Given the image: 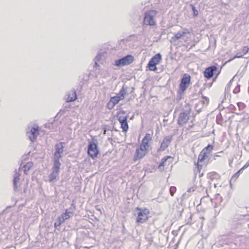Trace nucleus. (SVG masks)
<instances>
[{"label":"nucleus","mask_w":249,"mask_h":249,"mask_svg":"<svg viewBox=\"0 0 249 249\" xmlns=\"http://www.w3.org/2000/svg\"><path fill=\"white\" fill-rule=\"evenodd\" d=\"M125 94V89L124 88V86H123L122 87V89L120 90L119 94L117 95L119 96L121 98V99L123 100L124 98Z\"/></svg>","instance_id":"nucleus-32"},{"label":"nucleus","mask_w":249,"mask_h":249,"mask_svg":"<svg viewBox=\"0 0 249 249\" xmlns=\"http://www.w3.org/2000/svg\"><path fill=\"white\" fill-rule=\"evenodd\" d=\"M158 11L154 10H147L144 12L143 24L147 26H153L156 25V17Z\"/></svg>","instance_id":"nucleus-1"},{"label":"nucleus","mask_w":249,"mask_h":249,"mask_svg":"<svg viewBox=\"0 0 249 249\" xmlns=\"http://www.w3.org/2000/svg\"><path fill=\"white\" fill-rule=\"evenodd\" d=\"M64 142H60L55 145V152L53 157L62 158V153L64 151Z\"/></svg>","instance_id":"nucleus-16"},{"label":"nucleus","mask_w":249,"mask_h":249,"mask_svg":"<svg viewBox=\"0 0 249 249\" xmlns=\"http://www.w3.org/2000/svg\"><path fill=\"white\" fill-rule=\"evenodd\" d=\"M75 209V205L72 203L71 206L69 209L65 210V212L62 213L59 217L61 219V222H65L66 220L69 219L72 217L73 214L74 210Z\"/></svg>","instance_id":"nucleus-13"},{"label":"nucleus","mask_w":249,"mask_h":249,"mask_svg":"<svg viewBox=\"0 0 249 249\" xmlns=\"http://www.w3.org/2000/svg\"><path fill=\"white\" fill-rule=\"evenodd\" d=\"M121 98L119 96L116 95L113 97H111L110 100L115 105L118 104L120 100H121Z\"/></svg>","instance_id":"nucleus-25"},{"label":"nucleus","mask_w":249,"mask_h":249,"mask_svg":"<svg viewBox=\"0 0 249 249\" xmlns=\"http://www.w3.org/2000/svg\"><path fill=\"white\" fill-rule=\"evenodd\" d=\"M183 211V208L181 205L177 206L176 212L177 213V216L178 218L181 216L182 213Z\"/></svg>","instance_id":"nucleus-24"},{"label":"nucleus","mask_w":249,"mask_h":249,"mask_svg":"<svg viewBox=\"0 0 249 249\" xmlns=\"http://www.w3.org/2000/svg\"><path fill=\"white\" fill-rule=\"evenodd\" d=\"M173 137L171 135H169L165 137L160 144V148L158 149V151L161 152L164 151L170 145L172 141Z\"/></svg>","instance_id":"nucleus-14"},{"label":"nucleus","mask_w":249,"mask_h":249,"mask_svg":"<svg viewBox=\"0 0 249 249\" xmlns=\"http://www.w3.org/2000/svg\"><path fill=\"white\" fill-rule=\"evenodd\" d=\"M152 140V135L149 133H146L142 140V143L140 146L143 148H147L149 146V142Z\"/></svg>","instance_id":"nucleus-17"},{"label":"nucleus","mask_w":249,"mask_h":249,"mask_svg":"<svg viewBox=\"0 0 249 249\" xmlns=\"http://www.w3.org/2000/svg\"><path fill=\"white\" fill-rule=\"evenodd\" d=\"M26 192V189H24V192Z\"/></svg>","instance_id":"nucleus-53"},{"label":"nucleus","mask_w":249,"mask_h":249,"mask_svg":"<svg viewBox=\"0 0 249 249\" xmlns=\"http://www.w3.org/2000/svg\"><path fill=\"white\" fill-rule=\"evenodd\" d=\"M161 61V55L158 53L155 54L150 60L147 65L149 70L154 71L157 70L156 65L159 64Z\"/></svg>","instance_id":"nucleus-6"},{"label":"nucleus","mask_w":249,"mask_h":249,"mask_svg":"<svg viewBox=\"0 0 249 249\" xmlns=\"http://www.w3.org/2000/svg\"><path fill=\"white\" fill-rule=\"evenodd\" d=\"M190 35V32L188 29L182 28L175 34L174 36L171 38V41L176 42L180 39H182L186 41V39L189 38Z\"/></svg>","instance_id":"nucleus-4"},{"label":"nucleus","mask_w":249,"mask_h":249,"mask_svg":"<svg viewBox=\"0 0 249 249\" xmlns=\"http://www.w3.org/2000/svg\"><path fill=\"white\" fill-rule=\"evenodd\" d=\"M134 61V57L132 55L126 56L115 60L114 65L117 67H122L129 65Z\"/></svg>","instance_id":"nucleus-5"},{"label":"nucleus","mask_w":249,"mask_h":249,"mask_svg":"<svg viewBox=\"0 0 249 249\" xmlns=\"http://www.w3.org/2000/svg\"><path fill=\"white\" fill-rule=\"evenodd\" d=\"M233 85L234 86H235V87L233 90V92L234 94H237L240 91V85L238 83L234 82Z\"/></svg>","instance_id":"nucleus-31"},{"label":"nucleus","mask_w":249,"mask_h":249,"mask_svg":"<svg viewBox=\"0 0 249 249\" xmlns=\"http://www.w3.org/2000/svg\"><path fill=\"white\" fill-rule=\"evenodd\" d=\"M29 129L30 130L27 131V135L31 141L34 142L36 140L37 135L39 133V127L34 124L31 128L29 126Z\"/></svg>","instance_id":"nucleus-10"},{"label":"nucleus","mask_w":249,"mask_h":249,"mask_svg":"<svg viewBox=\"0 0 249 249\" xmlns=\"http://www.w3.org/2000/svg\"><path fill=\"white\" fill-rule=\"evenodd\" d=\"M206 157V152H204V153L202 152V151L201 152L199 155L198 156L197 163H199V162L202 161L205 159Z\"/></svg>","instance_id":"nucleus-29"},{"label":"nucleus","mask_w":249,"mask_h":249,"mask_svg":"<svg viewBox=\"0 0 249 249\" xmlns=\"http://www.w3.org/2000/svg\"><path fill=\"white\" fill-rule=\"evenodd\" d=\"M102 57L101 53H98L97 55L94 58V67H98L99 66L98 62H100Z\"/></svg>","instance_id":"nucleus-26"},{"label":"nucleus","mask_w":249,"mask_h":249,"mask_svg":"<svg viewBox=\"0 0 249 249\" xmlns=\"http://www.w3.org/2000/svg\"><path fill=\"white\" fill-rule=\"evenodd\" d=\"M177 190L176 187L175 186H171L170 188V193L171 196H173Z\"/></svg>","instance_id":"nucleus-39"},{"label":"nucleus","mask_w":249,"mask_h":249,"mask_svg":"<svg viewBox=\"0 0 249 249\" xmlns=\"http://www.w3.org/2000/svg\"><path fill=\"white\" fill-rule=\"evenodd\" d=\"M190 111L191 109L190 108L180 113L178 119V124L179 125L183 126L187 123L189 119Z\"/></svg>","instance_id":"nucleus-8"},{"label":"nucleus","mask_w":249,"mask_h":249,"mask_svg":"<svg viewBox=\"0 0 249 249\" xmlns=\"http://www.w3.org/2000/svg\"><path fill=\"white\" fill-rule=\"evenodd\" d=\"M243 56V54H239V53H237L234 58H241Z\"/></svg>","instance_id":"nucleus-45"},{"label":"nucleus","mask_w":249,"mask_h":249,"mask_svg":"<svg viewBox=\"0 0 249 249\" xmlns=\"http://www.w3.org/2000/svg\"><path fill=\"white\" fill-rule=\"evenodd\" d=\"M234 84V79H231L229 82L227 84L225 89V93H229L230 92L231 87Z\"/></svg>","instance_id":"nucleus-21"},{"label":"nucleus","mask_w":249,"mask_h":249,"mask_svg":"<svg viewBox=\"0 0 249 249\" xmlns=\"http://www.w3.org/2000/svg\"><path fill=\"white\" fill-rule=\"evenodd\" d=\"M213 149V146L212 145H208L207 147H205L203 150L202 152H206V154L210 152Z\"/></svg>","instance_id":"nucleus-33"},{"label":"nucleus","mask_w":249,"mask_h":249,"mask_svg":"<svg viewBox=\"0 0 249 249\" xmlns=\"http://www.w3.org/2000/svg\"><path fill=\"white\" fill-rule=\"evenodd\" d=\"M209 178L211 180L217 179L219 178V175L216 172H212L208 174V175Z\"/></svg>","instance_id":"nucleus-28"},{"label":"nucleus","mask_w":249,"mask_h":249,"mask_svg":"<svg viewBox=\"0 0 249 249\" xmlns=\"http://www.w3.org/2000/svg\"><path fill=\"white\" fill-rule=\"evenodd\" d=\"M211 79H205V83H204V85L206 86V87L210 88L213 82L215 81L216 79H213V80L210 82H208L209 80H211Z\"/></svg>","instance_id":"nucleus-27"},{"label":"nucleus","mask_w":249,"mask_h":249,"mask_svg":"<svg viewBox=\"0 0 249 249\" xmlns=\"http://www.w3.org/2000/svg\"><path fill=\"white\" fill-rule=\"evenodd\" d=\"M235 75H234L232 78H235Z\"/></svg>","instance_id":"nucleus-54"},{"label":"nucleus","mask_w":249,"mask_h":249,"mask_svg":"<svg viewBox=\"0 0 249 249\" xmlns=\"http://www.w3.org/2000/svg\"><path fill=\"white\" fill-rule=\"evenodd\" d=\"M97 140L92 138L89 142L88 147V154L93 159L97 157L99 151Z\"/></svg>","instance_id":"nucleus-2"},{"label":"nucleus","mask_w":249,"mask_h":249,"mask_svg":"<svg viewBox=\"0 0 249 249\" xmlns=\"http://www.w3.org/2000/svg\"><path fill=\"white\" fill-rule=\"evenodd\" d=\"M114 106L115 105L110 100H109L107 104V107L108 109H111L114 107Z\"/></svg>","instance_id":"nucleus-38"},{"label":"nucleus","mask_w":249,"mask_h":249,"mask_svg":"<svg viewBox=\"0 0 249 249\" xmlns=\"http://www.w3.org/2000/svg\"><path fill=\"white\" fill-rule=\"evenodd\" d=\"M182 78H191L190 76L188 74H184Z\"/></svg>","instance_id":"nucleus-46"},{"label":"nucleus","mask_w":249,"mask_h":249,"mask_svg":"<svg viewBox=\"0 0 249 249\" xmlns=\"http://www.w3.org/2000/svg\"><path fill=\"white\" fill-rule=\"evenodd\" d=\"M130 38H132V37L135 38V37H136V36L135 35H131L130 36Z\"/></svg>","instance_id":"nucleus-52"},{"label":"nucleus","mask_w":249,"mask_h":249,"mask_svg":"<svg viewBox=\"0 0 249 249\" xmlns=\"http://www.w3.org/2000/svg\"><path fill=\"white\" fill-rule=\"evenodd\" d=\"M147 153L148 149L147 148H143V147L140 146V147L136 150L135 154L134 156V160L137 161L143 158Z\"/></svg>","instance_id":"nucleus-12"},{"label":"nucleus","mask_w":249,"mask_h":249,"mask_svg":"<svg viewBox=\"0 0 249 249\" xmlns=\"http://www.w3.org/2000/svg\"><path fill=\"white\" fill-rule=\"evenodd\" d=\"M239 176V175L238 174H237V172L236 173H235L231 177V182L232 181H235L236 180V179L238 178Z\"/></svg>","instance_id":"nucleus-40"},{"label":"nucleus","mask_w":249,"mask_h":249,"mask_svg":"<svg viewBox=\"0 0 249 249\" xmlns=\"http://www.w3.org/2000/svg\"><path fill=\"white\" fill-rule=\"evenodd\" d=\"M172 233L174 235H176L177 234V231H172Z\"/></svg>","instance_id":"nucleus-50"},{"label":"nucleus","mask_w":249,"mask_h":249,"mask_svg":"<svg viewBox=\"0 0 249 249\" xmlns=\"http://www.w3.org/2000/svg\"><path fill=\"white\" fill-rule=\"evenodd\" d=\"M192 10L193 11V15L194 16H196L198 15V11L196 10V8L192 5H191Z\"/></svg>","instance_id":"nucleus-42"},{"label":"nucleus","mask_w":249,"mask_h":249,"mask_svg":"<svg viewBox=\"0 0 249 249\" xmlns=\"http://www.w3.org/2000/svg\"><path fill=\"white\" fill-rule=\"evenodd\" d=\"M59 172V171L53 169V172L49 177V180L50 182H53L56 180V178L58 175Z\"/></svg>","instance_id":"nucleus-20"},{"label":"nucleus","mask_w":249,"mask_h":249,"mask_svg":"<svg viewBox=\"0 0 249 249\" xmlns=\"http://www.w3.org/2000/svg\"><path fill=\"white\" fill-rule=\"evenodd\" d=\"M196 166V167L195 169H194V174L195 176L197 175V174H199V177H201L203 174H200V170L201 169V165H199L198 163H197Z\"/></svg>","instance_id":"nucleus-23"},{"label":"nucleus","mask_w":249,"mask_h":249,"mask_svg":"<svg viewBox=\"0 0 249 249\" xmlns=\"http://www.w3.org/2000/svg\"><path fill=\"white\" fill-rule=\"evenodd\" d=\"M191 84V79H181L178 91V96H182L184 91Z\"/></svg>","instance_id":"nucleus-11"},{"label":"nucleus","mask_w":249,"mask_h":249,"mask_svg":"<svg viewBox=\"0 0 249 249\" xmlns=\"http://www.w3.org/2000/svg\"><path fill=\"white\" fill-rule=\"evenodd\" d=\"M61 219L59 217L57 218L56 222L54 223V227L55 228H57V226H60L64 222H61Z\"/></svg>","instance_id":"nucleus-36"},{"label":"nucleus","mask_w":249,"mask_h":249,"mask_svg":"<svg viewBox=\"0 0 249 249\" xmlns=\"http://www.w3.org/2000/svg\"><path fill=\"white\" fill-rule=\"evenodd\" d=\"M137 214L138 215L136 219V222L139 223H143L148 220V215L149 213V211L146 208L142 209L139 207L136 208Z\"/></svg>","instance_id":"nucleus-3"},{"label":"nucleus","mask_w":249,"mask_h":249,"mask_svg":"<svg viewBox=\"0 0 249 249\" xmlns=\"http://www.w3.org/2000/svg\"><path fill=\"white\" fill-rule=\"evenodd\" d=\"M244 169L242 168L241 169H240L238 172H237V173L239 175H240L242 172V171Z\"/></svg>","instance_id":"nucleus-48"},{"label":"nucleus","mask_w":249,"mask_h":249,"mask_svg":"<svg viewBox=\"0 0 249 249\" xmlns=\"http://www.w3.org/2000/svg\"><path fill=\"white\" fill-rule=\"evenodd\" d=\"M237 105L241 110L243 109L245 106V104L242 102H239L237 103Z\"/></svg>","instance_id":"nucleus-43"},{"label":"nucleus","mask_w":249,"mask_h":249,"mask_svg":"<svg viewBox=\"0 0 249 249\" xmlns=\"http://www.w3.org/2000/svg\"><path fill=\"white\" fill-rule=\"evenodd\" d=\"M61 158H62L53 157V169L59 171L60 167L61 165V163L60 162V160Z\"/></svg>","instance_id":"nucleus-19"},{"label":"nucleus","mask_w":249,"mask_h":249,"mask_svg":"<svg viewBox=\"0 0 249 249\" xmlns=\"http://www.w3.org/2000/svg\"><path fill=\"white\" fill-rule=\"evenodd\" d=\"M249 165V163L248 162L246 163V164L242 167L243 169L247 168Z\"/></svg>","instance_id":"nucleus-47"},{"label":"nucleus","mask_w":249,"mask_h":249,"mask_svg":"<svg viewBox=\"0 0 249 249\" xmlns=\"http://www.w3.org/2000/svg\"><path fill=\"white\" fill-rule=\"evenodd\" d=\"M61 219L59 217L57 218L56 222L54 223V227L55 228H57V226H60L64 222H61Z\"/></svg>","instance_id":"nucleus-34"},{"label":"nucleus","mask_w":249,"mask_h":249,"mask_svg":"<svg viewBox=\"0 0 249 249\" xmlns=\"http://www.w3.org/2000/svg\"><path fill=\"white\" fill-rule=\"evenodd\" d=\"M169 158H171L170 156H166L163 158L161 160V162H160V164L159 165V168L161 169V167L164 166L165 162L167 161V159Z\"/></svg>","instance_id":"nucleus-30"},{"label":"nucleus","mask_w":249,"mask_h":249,"mask_svg":"<svg viewBox=\"0 0 249 249\" xmlns=\"http://www.w3.org/2000/svg\"><path fill=\"white\" fill-rule=\"evenodd\" d=\"M220 72V70H218L216 66L213 65L205 69L204 75L205 78H212L214 74H216L215 78H216Z\"/></svg>","instance_id":"nucleus-9"},{"label":"nucleus","mask_w":249,"mask_h":249,"mask_svg":"<svg viewBox=\"0 0 249 249\" xmlns=\"http://www.w3.org/2000/svg\"><path fill=\"white\" fill-rule=\"evenodd\" d=\"M33 163L31 162H27L25 165H24V173L25 174L27 175L28 171L32 167Z\"/></svg>","instance_id":"nucleus-22"},{"label":"nucleus","mask_w":249,"mask_h":249,"mask_svg":"<svg viewBox=\"0 0 249 249\" xmlns=\"http://www.w3.org/2000/svg\"><path fill=\"white\" fill-rule=\"evenodd\" d=\"M125 112L124 110L119 111L118 113L117 118L121 124V127L123 129V131L126 132L128 129V125L127 122V117L122 114H125Z\"/></svg>","instance_id":"nucleus-7"},{"label":"nucleus","mask_w":249,"mask_h":249,"mask_svg":"<svg viewBox=\"0 0 249 249\" xmlns=\"http://www.w3.org/2000/svg\"><path fill=\"white\" fill-rule=\"evenodd\" d=\"M20 176V173L19 172H17V170H15V173L14 176V178L13 180V184L14 190L15 191H17L18 189V183L19 180V177Z\"/></svg>","instance_id":"nucleus-18"},{"label":"nucleus","mask_w":249,"mask_h":249,"mask_svg":"<svg viewBox=\"0 0 249 249\" xmlns=\"http://www.w3.org/2000/svg\"><path fill=\"white\" fill-rule=\"evenodd\" d=\"M77 99V94L75 89H72L67 92L64 99L67 103L74 101Z\"/></svg>","instance_id":"nucleus-15"},{"label":"nucleus","mask_w":249,"mask_h":249,"mask_svg":"<svg viewBox=\"0 0 249 249\" xmlns=\"http://www.w3.org/2000/svg\"><path fill=\"white\" fill-rule=\"evenodd\" d=\"M194 189H192V188H189L187 190V192H191L192 191H194Z\"/></svg>","instance_id":"nucleus-49"},{"label":"nucleus","mask_w":249,"mask_h":249,"mask_svg":"<svg viewBox=\"0 0 249 249\" xmlns=\"http://www.w3.org/2000/svg\"><path fill=\"white\" fill-rule=\"evenodd\" d=\"M61 219L59 217L57 218L56 222L54 223V227L55 228H57V226H60L64 222H61Z\"/></svg>","instance_id":"nucleus-35"},{"label":"nucleus","mask_w":249,"mask_h":249,"mask_svg":"<svg viewBox=\"0 0 249 249\" xmlns=\"http://www.w3.org/2000/svg\"><path fill=\"white\" fill-rule=\"evenodd\" d=\"M249 51V48L248 46H244L242 49V52L244 54L247 53Z\"/></svg>","instance_id":"nucleus-41"},{"label":"nucleus","mask_w":249,"mask_h":249,"mask_svg":"<svg viewBox=\"0 0 249 249\" xmlns=\"http://www.w3.org/2000/svg\"><path fill=\"white\" fill-rule=\"evenodd\" d=\"M104 129L105 132H106L107 131L111 130V127L110 126H108V125H106L104 127Z\"/></svg>","instance_id":"nucleus-44"},{"label":"nucleus","mask_w":249,"mask_h":249,"mask_svg":"<svg viewBox=\"0 0 249 249\" xmlns=\"http://www.w3.org/2000/svg\"><path fill=\"white\" fill-rule=\"evenodd\" d=\"M69 107V106H63V107L64 108V109H66L67 108Z\"/></svg>","instance_id":"nucleus-51"},{"label":"nucleus","mask_w":249,"mask_h":249,"mask_svg":"<svg viewBox=\"0 0 249 249\" xmlns=\"http://www.w3.org/2000/svg\"><path fill=\"white\" fill-rule=\"evenodd\" d=\"M221 118H222V116H221V114H219L218 115H217L216 120V122L217 124H222V120Z\"/></svg>","instance_id":"nucleus-37"}]
</instances>
